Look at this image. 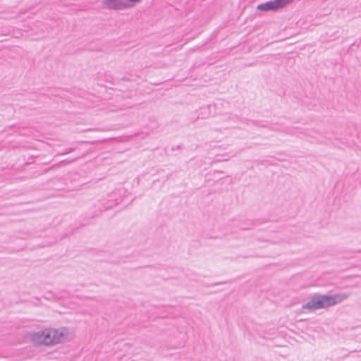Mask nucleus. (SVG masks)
<instances>
[{"instance_id":"0eeeda50","label":"nucleus","mask_w":361,"mask_h":361,"mask_svg":"<svg viewBox=\"0 0 361 361\" xmlns=\"http://www.w3.org/2000/svg\"><path fill=\"white\" fill-rule=\"evenodd\" d=\"M206 109H207V108H202L201 111L206 110Z\"/></svg>"},{"instance_id":"f03ea898","label":"nucleus","mask_w":361,"mask_h":361,"mask_svg":"<svg viewBox=\"0 0 361 361\" xmlns=\"http://www.w3.org/2000/svg\"><path fill=\"white\" fill-rule=\"evenodd\" d=\"M328 295H315L310 300L302 305V310H307L309 312H314L319 309L329 307Z\"/></svg>"},{"instance_id":"20e7f679","label":"nucleus","mask_w":361,"mask_h":361,"mask_svg":"<svg viewBox=\"0 0 361 361\" xmlns=\"http://www.w3.org/2000/svg\"><path fill=\"white\" fill-rule=\"evenodd\" d=\"M102 4L105 8L115 11L123 10L128 6L124 0H103Z\"/></svg>"},{"instance_id":"f257e3e1","label":"nucleus","mask_w":361,"mask_h":361,"mask_svg":"<svg viewBox=\"0 0 361 361\" xmlns=\"http://www.w3.org/2000/svg\"><path fill=\"white\" fill-rule=\"evenodd\" d=\"M69 338L68 329H47L34 334L32 340L39 345H50L63 343Z\"/></svg>"},{"instance_id":"7ed1b4c3","label":"nucleus","mask_w":361,"mask_h":361,"mask_svg":"<svg viewBox=\"0 0 361 361\" xmlns=\"http://www.w3.org/2000/svg\"><path fill=\"white\" fill-rule=\"evenodd\" d=\"M293 0H274L259 4L257 9L261 11H276L291 3Z\"/></svg>"},{"instance_id":"423d86ee","label":"nucleus","mask_w":361,"mask_h":361,"mask_svg":"<svg viewBox=\"0 0 361 361\" xmlns=\"http://www.w3.org/2000/svg\"><path fill=\"white\" fill-rule=\"evenodd\" d=\"M127 1L129 2L137 3V2H139L140 0H127Z\"/></svg>"},{"instance_id":"39448f33","label":"nucleus","mask_w":361,"mask_h":361,"mask_svg":"<svg viewBox=\"0 0 361 361\" xmlns=\"http://www.w3.org/2000/svg\"><path fill=\"white\" fill-rule=\"evenodd\" d=\"M348 295L345 293H338L333 295H328L329 306H334L337 303H339L345 300Z\"/></svg>"}]
</instances>
